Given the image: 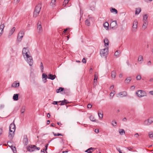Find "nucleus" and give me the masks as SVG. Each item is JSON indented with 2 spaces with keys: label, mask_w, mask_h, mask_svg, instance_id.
Masks as SVG:
<instances>
[{
  "label": "nucleus",
  "mask_w": 153,
  "mask_h": 153,
  "mask_svg": "<svg viewBox=\"0 0 153 153\" xmlns=\"http://www.w3.org/2000/svg\"><path fill=\"white\" fill-rule=\"evenodd\" d=\"M90 120L91 121H92L93 122H95V121L96 120H95V118L94 117H93L92 116H91L90 117Z\"/></svg>",
  "instance_id": "nucleus-42"
},
{
  "label": "nucleus",
  "mask_w": 153,
  "mask_h": 153,
  "mask_svg": "<svg viewBox=\"0 0 153 153\" xmlns=\"http://www.w3.org/2000/svg\"><path fill=\"white\" fill-rule=\"evenodd\" d=\"M29 51L27 48H24L22 50V54L24 58H25V57H27L29 55Z\"/></svg>",
  "instance_id": "nucleus-4"
},
{
  "label": "nucleus",
  "mask_w": 153,
  "mask_h": 153,
  "mask_svg": "<svg viewBox=\"0 0 153 153\" xmlns=\"http://www.w3.org/2000/svg\"><path fill=\"white\" fill-rule=\"evenodd\" d=\"M149 138H152L153 137V133L152 131L150 132L149 133Z\"/></svg>",
  "instance_id": "nucleus-45"
},
{
  "label": "nucleus",
  "mask_w": 153,
  "mask_h": 153,
  "mask_svg": "<svg viewBox=\"0 0 153 153\" xmlns=\"http://www.w3.org/2000/svg\"><path fill=\"white\" fill-rule=\"evenodd\" d=\"M110 11L111 13L115 12L116 14H117L118 13L117 10L114 8H112L110 10Z\"/></svg>",
  "instance_id": "nucleus-34"
},
{
  "label": "nucleus",
  "mask_w": 153,
  "mask_h": 153,
  "mask_svg": "<svg viewBox=\"0 0 153 153\" xmlns=\"http://www.w3.org/2000/svg\"><path fill=\"white\" fill-rule=\"evenodd\" d=\"M87 107L88 108H91L92 107V105L90 104H89L88 105Z\"/></svg>",
  "instance_id": "nucleus-50"
},
{
  "label": "nucleus",
  "mask_w": 153,
  "mask_h": 153,
  "mask_svg": "<svg viewBox=\"0 0 153 153\" xmlns=\"http://www.w3.org/2000/svg\"><path fill=\"white\" fill-rule=\"evenodd\" d=\"M25 106H23L21 108V112L22 114H23L24 113V111H25Z\"/></svg>",
  "instance_id": "nucleus-35"
},
{
  "label": "nucleus",
  "mask_w": 153,
  "mask_h": 153,
  "mask_svg": "<svg viewBox=\"0 0 153 153\" xmlns=\"http://www.w3.org/2000/svg\"><path fill=\"white\" fill-rule=\"evenodd\" d=\"M136 79L137 80H140L141 79V76L140 75H138L136 77Z\"/></svg>",
  "instance_id": "nucleus-48"
},
{
  "label": "nucleus",
  "mask_w": 153,
  "mask_h": 153,
  "mask_svg": "<svg viewBox=\"0 0 153 153\" xmlns=\"http://www.w3.org/2000/svg\"><path fill=\"white\" fill-rule=\"evenodd\" d=\"M2 129L1 128H0V135H1L2 134Z\"/></svg>",
  "instance_id": "nucleus-61"
},
{
  "label": "nucleus",
  "mask_w": 153,
  "mask_h": 153,
  "mask_svg": "<svg viewBox=\"0 0 153 153\" xmlns=\"http://www.w3.org/2000/svg\"><path fill=\"white\" fill-rule=\"evenodd\" d=\"M5 25L4 24H1L0 25V30H1V32L2 33L3 32V30L4 27Z\"/></svg>",
  "instance_id": "nucleus-29"
},
{
  "label": "nucleus",
  "mask_w": 153,
  "mask_h": 153,
  "mask_svg": "<svg viewBox=\"0 0 153 153\" xmlns=\"http://www.w3.org/2000/svg\"><path fill=\"white\" fill-rule=\"evenodd\" d=\"M40 68L41 70V71L42 72H44V66L43 63L42 62H41L40 63Z\"/></svg>",
  "instance_id": "nucleus-36"
},
{
  "label": "nucleus",
  "mask_w": 153,
  "mask_h": 153,
  "mask_svg": "<svg viewBox=\"0 0 153 153\" xmlns=\"http://www.w3.org/2000/svg\"><path fill=\"white\" fill-rule=\"evenodd\" d=\"M42 77L43 81H44V83H45L46 82V80L47 79V75L44 73H43L42 74Z\"/></svg>",
  "instance_id": "nucleus-20"
},
{
  "label": "nucleus",
  "mask_w": 153,
  "mask_h": 153,
  "mask_svg": "<svg viewBox=\"0 0 153 153\" xmlns=\"http://www.w3.org/2000/svg\"><path fill=\"white\" fill-rule=\"evenodd\" d=\"M114 94H113L112 92H111L110 94V98L112 99L114 96Z\"/></svg>",
  "instance_id": "nucleus-49"
},
{
  "label": "nucleus",
  "mask_w": 153,
  "mask_h": 153,
  "mask_svg": "<svg viewBox=\"0 0 153 153\" xmlns=\"http://www.w3.org/2000/svg\"><path fill=\"white\" fill-rule=\"evenodd\" d=\"M144 1L145 2L148 3L152 1H153V0H144Z\"/></svg>",
  "instance_id": "nucleus-54"
},
{
  "label": "nucleus",
  "mask_w": 153,
  "mask_h": 153,
  "mask_svg": "<svg viewBox=\"0 0 153 153\" xmlns=\"http://www.w3.org/2000/svg\"><path fill=\"white\" fill-rule=\"evenodd\" d=\"M93 69L92 68H91L89 70V73L90 74H92V73Z\"/></svg>",
  "instance_id": "nucleus-58"
},
{
  "label": "nucleus",
  "mask_w": 153,
  "mask_h": 153,
  "mask_svg": "<svg viewBox=\"0 0 153 153\" xmlns=\"http://www.w3.org/2000/svg\"><path fill=\"white\" fill-rule=\"evenodd\" d=\"M85 25L88 26L90 25V21L88 19H87L85 21Z\"/></svg>",
  "instance_id": "nucleus-38"
},
{
  "label": "nucleus",
  "mask_w": 153,
  "mask_h": 153,
  "mask_svg": "<svg viewBox=\"0 0 153 153\" xmlns=\"http://www.w3.org/2000/svg\"><path fill=\"white\" fill-rule=\"evenodd\" d=\"M117 27V25L116 21H114L110 24V27L112 29H114L116 28Z\"/></svg>",
  "instance_id": "nucleus-10"
},
{
  "label": "nucleus",
  "mask_w": 153,
  "mask_h": 153,
  "mask_svg": "<svg viewBox=\"0 0 153 153\" xmlns=\"http://www.w3.org/2000/svg\"><path fill=\"white\" fill-rule=\"evenodd\" d=\"M37 30L39 31V32L41 33L42 32V29L41 26V22L39 21L38 22L37 27Z\"/></svg>",
  "instance_id": "nucleus-12"
},
{
  "label": "nucleus",
  "mask_w": 153,
  "mask_h": 153,
  "mask_svg": "<svg viewBox=\"0 0 153 153\" xmlns=\"http://www.w3.org/2000/svg\"><path fill=\"white\" fill-rule=\"evenodd\" d=\"M97 84V81H96V80H94V82H93V85H96Z\"/></svg>",
  "instance_id": "nucleus-53"
},
{
  "label": "nucleus",
  "mask_w": 153,
  "mask_h": 153,
  "mask_svg": "<svg viewBox=\"0 0 153 153\" xmlns=\"http://www.w3.org/2000/svg\"><path fill=\"white\" fill-rule=\"evenodd\" d=\"M119 133L121 135H123L125 134V131L124 129H119Z\"/></svg>",
  "instance_id": "nucleus-27"
},
{
  "label": "nucleus",
  "mask_w": 153,
  "mask_h": 153,
  "mask_svg": "<svg viewBox=\"0 0 153 153\" xmlns=\"http://www.w3.org/2000/svg\"><path fill=\"white\" fill-rule=\"evenodd\" d=\"M138 61L141 64L143 62V58L142 55H139L138 59Z\"/></svg>",
  "instance_id": "nucleus-17"
},
{
  "label": "nucleus",
  "mask_w": 153,
  "mask_h": 153,
  "mask_svg": "<svg viewBox=\"0 0 153 153\" xmlns=\"http://www.w3.org/2000/svg\"><path fill=\"white\" fill-rule=\"evenodd\" d=\"M58 102L61 103L60 104V105H64L65 104H68L69 103V102H68L67 100L65 99H64L63 101H60Z\"/></svg>",
  "instance_id": "nucleus-16"
},
{
  "label": "nucleus",
  "mask_w": 153,
  "mask_h": 153,
  "mask_svg": "<svg viewBox=\"0 0 153 153\" xmlns=\"http://www.w3.org/2000/svg\"><path fill=\"white\" fill-rule=\"evenodd\" d=\"M136 94L140 97L146 96L147 95L146 92L142 90L138 91L137 92H136Z\"/></svg>",
  "instance_id": "nucleus-3"
},
{
  "label": "nucleus",
  "mask_w": 153,
  "mask_h": 153,
  "mask_svg": "<svg viewBox=\"0 0 153 153\" xmlns=\"http://www.w3.org/2000/svg\"><path fill=\"white\" fill-rule=\"evenodd\" d=\"M141 11V9L140 8H136L135 14V15H138Z\"/></svg>",
  "instance_id": "nucleus-25"
},
{
  "label": "nucleus",
  "mask_w": 153,
  "mask_h": 153,
  "mask_svg": "<svg viewBox=\"0 0 153 153\" xmlns=\"http://www.w3.org/2000/svg\"><path fill=\"white\" fill-rule=\"evenodd\" d=\"M114 88V85H112L110 88V90H111L112 89H113Z\"/></svg>",
  "instance_id": "nucleus-60"
},
{
  "label": "nucleus",
  "mask_w": 153,
  "mask_h": 153,
  "mask_svg": "<svg viewBox=\"0 0 153 153\" xmlns=\"http://www.w3.org/2000/svg\"><path fill=\"white\" fill-rule=\"evenodd\" d=\"M95 132L97 133H98L99 132V130L98 129H96L95 130Z\"/></svg>",
  "instance_id": "nucleus-56"
},
{
  "label": "nucleus",
  "mask_w": 153,
  "mask_h": 153,
  "mask_svg": "<svg viewBox=\"0 0 153 153\" xmlns=\"http://www.w3.org/2000/svg\"><path fill=\"white\" fill-rule=\"evenodd\" d=\"M134 136L136 138H138L139 136L138 133H137L134 134Z\"/></svg>",
  "instance_id": "nucleus-55"
},
{
  "label": "nucleus",
  "mask_w": 153,
  "mask_h": 153,
  "mask_svg": "<svg viewBox=\"0 0 153 153\" xmlns=\"http://www.w3.org/2000/svg\"><path fill=\"white\" fill-rule=\"evenodd\" d=\"M112 124L113 126H116L117 123L115 121L113 120L112 121Z\"/></svg>",
  "instance_id": "nucleus-44"
},
{
  "label": "nucleus",
  "mask_w": 153,
  "mask_h": 153,
  "mask_svg": "<svg viewBox=\"0 0 153 153\" xmlns=\"http://www.w3.org/2000/svg\"><path fill=\"white\" fill-rule=\"evenodd\" d=\"M24 34V32L23 31H21L19 33L17 38V41L21 42L22 38L23 37Z\"/></svg>",
  "instance_id": "nucleus-8"
},
{
  "label": "nucleus",
  "mask_w": 153,
  "mask_h": 153,
  "mask_svg": "<svg viewBox=\"0 0 153 153\" xmlns=\"http://www.w3.org/2000/svg\"><path fill=\"white\" fill-rule=\"evenodd\" d=\"M82 62H83V63H86V61L85 59L84 58L82 60Z\"/></svg>",
  "instance_id": "nucleus-51"
},
{
  "label": "nucleus",
  "mask_w": 153,
  "mask_h": 153,
  "mask_svg": "<svg viewBox=\"0 0 153 153\" xmlns=\"http://www.w3.org/2000/svg\"><path fill=\"white\" fill-rule=\"evenodd\" d=\"M120 51H117L115 52L114 53V55L115 56L118 57V56L119 55V54H120Z\"/></svg>",
  "instance_id": "nucleus-41"
},
{
  "label": "nucleus",
  "mask_w": 153,
  "mask_h": 153,
  "mask_svg": "<svg viewBox=\"0 0 153 153\" xmlns=\"http://www.w3.org/2000/svg\"><path fill=\"white\" fill-rule=\"evenodd\" d=\"M53 134L55 136H62V134H59V133H58L57 134H55L54 132H53Z\"/></svg>",
  "instance_id": "nucleus-46"
},
{
  "label": "nucleus",
  "mask_w": 153,
  "mask_h": 153,
  "mask_svg": "<svg viewBox=\"0 0 153 153\" xmlns=\"http://www.w3.org/2000/svg\"><path fill=\"white\" fill-rule=\"evenodd\" d=\"M153 122V118L151 117L147 120H145L143 123L144 125L145 126L150 125Z\"/></svg>",
  "instance_id": "nucleus-7"
},
{
  "label": "nucleus",
  "mask_w": 153,
  "mask_h": 153,
  "mask_svg": "<svg viewBox=\"0 0 153 153\" xmlns=\"http://www.w3.org/2000/svg\"><path fill=\"white\" fill-rule=\"evenodd\" d=\"M16 30V28L14 27H13L9 31L8 36H11L13 33Z\"/></svg>",
  "instance_id": "nucleus-15"
},
{
  "label": "nucleus",
  "mask_w": 153,
  "mask_h": 153,
  "mask_svg": "<svg viewBox=\"0 0 153 153\" xmlns=\"http://www.w3.org/2000/svg\"><path fill=\"white\" fill-rule=\"evenodd\" d=\"M148 25V22H143L142 28L143 30H145L147 27Z\"/></svg>",
  "instance_id": "nucleus-31"
},
{
  "label": "nucleus",
  "mask_w": 153,
  "mask_h": 153,
  "mask_svg": "<svg viewBox=\"0 0 153 153\" xmlns=\"http://www.w3.org/2000/svg\"><path fill=\"white\" fill-rule=\"evenodd\" d=\"M27 150L30 152L34 151L36 150V146L35 145H31L27 148Z\"/></svg>",
  "instance_id": "nucleus-13"
},
{
  "label": "nucleus",
  "mask_w": 153,
  "mask_h": 153,
  "mask_svg": "<svg viewBox=\"0 0 153 153\" xmlns=\"http://www.w3.org/2000/svg\"><path fill=\"white\" fill-rule=\"evenodd\" d=\"M111 76L112 79H114L115 78L116 76V73L115 71H113L112 72Z\"/></svg>",
  "instance_id": "nucleus-24"
},
{
  "label": "nucleus",
  "mask_w": 153,
  "mask_h": 153,
  "mask_svg": "<svg viewBox=\"0 0 153 153\" xmlns=\"http://www.w3.org/2000/svg\"><path fill=\"white\" fill-rule=\"evenodd\" d=\"M148 16L147 14H145L143 16V22H148Z\"/></svg>",
  "instance_id": "nucleus-18"
},
{
  "label": "nucleus",
  "mask_w": 153,
  "mask_h": 153,
  "mask_svg": "<svg viewBox=\"0 0 153 153\" xmlns=\"http://www.w3.org/2000/svg\"><path fill=\"white\" fill-rule=\"evenodd\" d=\"M52 104L54 105H56L57 104V102L54 101L53 102Z\"/></svg>",
  "instance_id": "nucleus-59"
},
{
  "label": "nucleus",
  "mask_w": 153,
  "mask_h": 153,
  "mask_svg": "<svg viewBox=\"0 0 153 153\" xmlns=\"http://www.w3.org/2000/svg\"><path fill=\"white\" fill-rule=\"evenodd\" d=\"M138 24L137 21L135 20L134 21L132 28V31L133 32H135L136 31L137 28V25Z\"/></svg>",
  "instance_id": "nucleus-9"
},
{
  "label": "nucleus",
  "mask_w": 153,
  "mask_h": 153,
  "mask_svg": "<svg viewBox=\"0 0 153 153\" xmlns=\"http://www.w3.org/2000/svg\"><path fill=\"white\" fill-rule=\"evenodd\" d=\"M41 8V5L38 4L35 7L33 13V16L36 17L38 15Z\"/></svg>",
  "instance_id": "nucleus-1"
},
{
  "label": "nucleus",
  "mask_w": 153,
  "mask_h": 153,
  "mask_svg": "<svg viewBox=\"0 0 153 153\" xmlns=\"http://www.w3.org/2000/svg\"><path fill=\"white\" fill-rule=\"evenodd\" d=\"M131 79L130 77H128V78H126L125 80V83H128L131 81Z\"/></svg>",
  "instance_id": "nucleus-39"
},
{
  "label": "nucleus",
  "mask_w": 153,
  "mask_h": 153,
  "mask_svg": "<svg viewBox=\"0 0 153 153\" xmlns=\"http://www.w3.org/2000/svg\"><path fill=\"white\" fill-rule=\"evenodd\" d=\"M103 26L105 28H106V29L107 30L108 29V27L109 26V24L107 22H106L103 24Z\"/></svg>",
  "instance_id": "nucleus-33"
},
{
  "label": "nucleus",
  "mask_w": 153,
  "mask_h": 153,
  "mask_svg": "<svg viewBox=\"0 0 153 153\" xmlns=\"http://www.w3.org/2000/svg\"><path fill=\"white\" fill-rule=\"evenodd\" d=\"M19 98V94H14L13 97V99L14 100L17 101L18 100Z\"/></svg>",
  "instance_id": "nucleus-22"
},
{
  "label": "nucleus",
  "mask_w": 153,
  "mask_h": 153,
  "mask_svg": "<svg viewBox=\"0 0 153 153\" xmlns=\"http://www.w3.org/2000/svg\"><path fill=\"white\" fill-rule=\"evenodd\" d=\"M56 3V0H51V2L50 4V5L53 7H54L55 6Z\"/></svg>",
  "instance_id": "nucleus-23"
},
{
  "label": "nucleus",
  "mask_w": 153,
  "mask_h": 153,
  "mask_svg": "<svg viewBox=\"0 0 153 153\" xmlns=\"http://www.w3.org/2000/svg\"><path fill=\"white\" fill-rule=\"evenodd\" d=\"M149 93L150 94L153 95V91H150Z\"/></svg>",
  "instance_id": "nucleus-63"
},
{
  "label": "nucleus",
  "mask_w": 153,
  "mask_h": 153,
  "mask_svg": "<svg viewBox=\"0 0 153 153\" xmlns=\"http://www.w3.org/2000/svg\"><path fill=\"white\" fill-rule=\"evenodd\" d=\"M48 76L49 77H48V78L52 80L54 79L56 77V76L55 75H53L51 74H49Z\"/></svg>",
  "instance_id": "nucleus-19"
},
{
  "label": "nucleus",
  "mask_w": 153,
  "mask_h": 153,
  "mask_svg": "<svg viewBox=\"0 0 153 153\" xmlns=\"http://www.w3.org/2000/svg\"><path fill=\"white\" fill-rule=\"evenodd\" d=\"M85 152H88V153H91L92 152L91 150H90L89 149H88L87 150H86L85 151Z\"/></svg>",
  "instance_id": "nucleus-52"
},
{
  "label": "nucleus",
  "mask_w": 153,
  "mask_h": 153,
  "mask_svg": "<svg viewBox=\"0 0 153 153\" xmlns=\"http://www.w3.org/2000/svg\"><path fill=\"white\" fill-rule=\"evenodd\" d=\"M48 144H47L45 146V147L46 148L45 149H46V150H47V148L48 146Z\"/></svg>",
  "instance_id": "nucleus-62"
},
{
  "label": "nucleus",
  "mask_w": 153,
  "mask_h": 153,
  "mask_svg": "<svg viewBox=\"0 0 153 153\" xmlns=\"http://www.w3.org/2000/svg\"><path fill=\"white\" fill-rule=\"evenodd\" d=\"M87 19L90 22H93L94 20L93 17H90L89 16H88V18Z\"/></svg>",
  "instance_id": "nucleus-40"
},
{
  "label": "nucleus",
  "mask_w": 153,
  "mask_h": 153,
  "mask_svg": "<svg viewBox=\"0 0 153 153\" xmlns=\"http://www.w3.org/2000/svg\"><path fill=\"white\" fill-rule=\"evenodd\" d=\"M98 78V74L97 72H95L94 76V80H96L97 81Z\"/></svg>",
  "instance_id": "nucleus-43"
},
{
  "label": "nucleus",
  "mask_w": 153,
  "mask_h": 153,
  "mask_svg": "<svg viewBox=\"0 0 153 153\" xmlns=\"http://www.w3.org/2000/svg\"><path fill=\"white\" fill-rule=\"evenodd\" d=\"M25 58L27 59V62L29 64L30 66H32L33 64V60L32 57L31 56L29 55L27 57H25Z\"/></svg>",
  "instance_id": "nucleus-5"
},
{
  "label": "nucleus",
  "mask_w": 153,
  "mask_h": 153,
  "mask_svg": "<svg viewBox=\"0 0 153 153\" xmlns=\"http://www.w3.org/2000/svg\"><path fill=\"white\" fill-rule=\"evenodd\" d=\"M16 129V126L14 123H11L9 126V131L10 132H14Z\"/></svg>",
  "instance_id": "nucleus-11"
},
{
  "label": "nucleus",
  "mask_w": 153,
  "mask_h": 153,
  "mask_svg": "<svg viewBox=\"0 0 153 153\" xmlns=\"http://www.w3.org/2000/svg\"><path fill=\"white\" fill-rule=\"evenodd\" d=\"M69 0H64L62 5V6L63 7L66 6V5L68 3Z\"/></svg>",
  "instance_id": "nucleus-28"
},
{
  "label": "nucleus",
  "mask_w": 153,
  "mask_h": 153,
  "mask_svg": "<svg viewBox=\"0 0 153 153\" xmlns=\"http://www.w3.org/2000/svg\"><path fill=\"white\" fill-rule=\"evenodd\" d=\"M104 45L105 46H106V45H109V41L107 38H105L104 39Z\"/></svg>",
  "instance_id": "nucleus-26"
},
{
  "label": "nucleus",
  "mask_w": 153,
  "mask_h": 153,
  "mask_svg": "<svg viewBox=\"0 0 153 153\" xmlns=\"http://www.w3.org/2000/svg\"><path fill=\"white\" fill-rule=\"evenodd\" d=\"M127 93L126 91L121 92L116 94V96L118 97H123L127 96Z\"/></svg>",
  "instance_id": "nucleus-6"
},
{
  "label": "nucleus",
  "mask_w": 153,
  "mask_h": 153,
  "mask_svg": "<svg viewBox=\"0 0 153 153\" xmlns=\"http://www.w3.org/2000/svg\"><path fill=\"white\" fill-rule=\"evenodd\" d=\"M19 83L18 81L14 82L12 85L11 87L16 88L19 86Z\"/></svg>",
  "instance_id": "nucleus-14"
},
{
  "label": "nucleus",
  "mask_w": 153,
  "mask_h": 153,
  "mask_svg": "<svg viewBox=\"0 0 153 153\" xmlns=\"http://www.w3.org/2000/svg\"><path fill=\"white\" fill-rule=\"evenodd\" d=\"M14 131H13L12 132H10L9 133V137L10 139H12L14 136Z\"/></svg>",
  "instance_id": "nucleus-21"
},
{
  "label": "nucleus",
  "mask_w": 153,
  "mask_h": 153,
  "mask_svg": "<svg viewBox=\"0 0 153 153\" xmlns=\"http://www.w3.org/2000/svg\"><path fill=\"white\" fill-rule=\"evenodd\" d=\"M108 47L101 50L100 52L101 56L105 58L106 57L108 54Z\"/></svg>",
  "instance_id": "nucleus-2"
},
{
  "label": "nucleus",
  "mask_w": 153,
  "mask_h": 153,
  "mask_svg": "<svg viewBox=\"0 0 153 153\" xmlns=\"http://www.w3.org/2000/svg\"><path fill=\"white\" fill-rule=\"evenodd\" d=\"M10 147L11 148V149L12 150L13 152L14 153H16V148L15 147L13 146H11Z\"/></svg>",
  "instance_id": "nucleus-32"
},
{
  "label": "nucleus",
  "mask_w": 153,
  "mask_h": 153,
  "mask_svg": "<svg viewBox=\"0 0 153 153\" xmlns=\"http://www.w3.org/2000/svg\"><path fill=\"white\" fill-rule=\"evenodd\" d=\"M23 142L25 145H27L28 144V140L27 137L25 138L23 140Z\"/></svg>",
  "instance_id": "nucleus-30"
},
{
  "label": "nucleus",
  "mask_w": 153,
  "mask_h": 153,
  "mask_svg": "<svg viewBox=\"0 0 153 153\" xmlns=\"http://www.w3.org/2000/svg\"><path fill=\"white\" fill-rule=\"evenodd\" d=\"M64 88H62V87H60L59 89H58L56 90V92L57 93H58L59 92H60L61 91H63L64 90Z\"/></svg>",
  "instance_id": "nucleus-37"
},
{
  "label": "nucleus",
  "mask_w": 153,
  "mask_h": 153,
  "mask_svg": "<svg viewBox=\"0 0 153 153\" xmlns=\"http://www.w3.org/2000/svg\"><path fill=\"white\" fill-rule=\"evenodd\" d=\"M41 153H45L44 149H43L41 150Z\"/></svg>",
  "instance_id": "nucleus-64"
},
{
  "label": "nucleus",
  "mask_w": 153,
  "mask_h": 153,
  "mask_svg": "<svg viewBox=\"0 0 153 153\" xmlns=\"http://www.w3.org/2000/svg\"><path fill=\"white\" fill-rule=\"evenodd\" d=\"M148 65L150 66L151 65V62L150 61H149L147 63Z\"/></svg>",
  "instance_id": "nucleus-57"
},
{
  "label": "nucleus",
  "mask_w": 153,
  "mask_h": 153,
  "mask_svg": "<svg viewBox=\"0 0 153 153\" xmlns=\"http://www.w3.org/2000/svg\"><path fill=\"white\" fill-rule=\"evenodd\" d=\"M98 115L99 118L102 119L103 118V114L101 113H98Z\"/></svg>",
  "instance_id": "nucleus-47"
}]
</instances>
